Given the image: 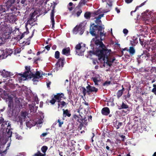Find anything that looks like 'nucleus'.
I'll return each mask as SVG.
<instances>
[{
    "instance_id": "obj_33",
    "label": "nucleus",
    "mask_w": 156,
    "mask_h": 156,
    "mask_svg": "<svg viewBox=\"0 0 156 156\" xmlns=\"http://www.w3.org/2000/svg\"><path fill=\"white\" fill-rule=\"evenodd\" d=\"M101 1L103 2H106L107 4L110 7H111L112 6V1L111 0H101Z\"/></svg>"
},
{
    "instance_id": "obj_31",
    "label": "nucleus",
    "mask_w": 156,
    "mask_h": 156,
    "mask_svg": "<svg viewBox=\"0 0 156 156\" xmlns=\"http://www.w3.org/2000/svg\"><path fill=\"white\" fill-rule=\"evenodd\" d=\"M124 89V88H122V89L119 90L117 93V96L119 98L123 94V91Z\"/></svg>"
},
{
    "instance_id": "obj_27",
    "label": "nucleus",
    "mask_w": 156,
    "mask_h": 156,
    "mask_svg": "<svg viewBox=\"0 0 156 156\" xmlns=\"http://www.w3.org/2000/svg\"><path fill=\"white\" fill-rule=\"evenodd\" d=\"M5 50L0 51V54L1 55V57L3 59L6 58L8 56L7 53L5 52Z\"/></svg>"
},
{
    "instance_id": "obj_43",
    "label": "nucleus",
    "mask_w": 156,
    "mask_h": 156,
    "mask_svg": "<svg viewBox=\"0 0 156 156\" xmlns=\"http://www.w3.org/2000/svg\"><path fill=\"white\" fill-rule=\"evenodd\" d=\"M138 38L135 37H133L132 39L134 41L133 42H135V43L136 44L138 42Z\"/></svg>"
},
{
    "instance_id": "obj_30",
    "label": "nucleus",
    "mask_w": 156,
    "mask_h": 156,
    "mask_svg": "<svg viewBox=\"0 0 156 156\" xmlns=\"http://www.w3.org/2000/svg\"><path fill=\"white\" fill-rule=\"evenodd\" d=\"M4 52L6 53L8 56L12 54L13 53V51L10 48H7L5 49V51Z\"/></svg>"
},
{
    "instance_id": "obj_1",
    "label": "nucleus",
    "mask_w": 156,
    "mask_h": 156,
    "mask_svg": "<svg viewBox=\"0 0 156 156\" xmlns=\"http://www.w3.org/2000/svg\"><path fill=\"white\" fill-rule=\"evenodd\" d=\"M100 31V40H99V37L96 36L95 38L92 39L91 41L90 45L93 46L94 44L97 46L95 49L94 50V53L98 57V59L101 62H104L103 65L110 66L112 63L115 60V58H112L110 55L111 51L110 49H107L105 46L102 42L103 40L102 37L105 36V33L104 31Z\"/></svg>"
},
{
    "instance_id": "obj_25",
    "label": "nucleus",
    "mask_w": 156,
    "mask_h": 156,
    "mask_svg": "<svg viewBox=\"0 0 156 156\" xmlns=\"http://www.w3.org/2000/svg\"><path fill=\"white\" fill-rule=\"evenodd\" d=\"M29 108L31 112H35L37 109V107L35 106L34 104H33L32 105H29Z\"/></svg>"
},
{
    "instance_id": "obj_21",
    "label": "nucleus",
    "mask_w": 156,
    "mask_h": 156,
    "mask_svg": "<svg viewBox=\"0 0 156 156\" xmlns=\"http://www.w3.org/2000/svg\"><path fill=\"white\" fill-rule=\"evenodd\" d=\"M9 19L10 23H13L16 20V16L15 15H12L9 16Z\"/></svg>"
},
{
    "instance_id": "obj_8",
    "label": "nucleus",
    "mask_w": 156,
    "mask_h": 156,
    "mask_svg": "<svg viewBox=\"0 0 156 156\" xmlns=\"http://www.w3.org/2000/svg\"><path fill=\"white\" fill-rule=\"evenodd\" d=\"M86 89L83 87L81 88L82 93L84 96L86 95L87 93H88L89 94L90 93L92 92H97L98 91V89L95 87L91 86L89 84H88V86L86 87Z\"/></svg>"
},
{
    "instance_id": "obj_24",
    "label": "nucleus",
    "mask_w": 156,
    "mask_h": 156,
    "mask_svg": "<svg viewBox=\"0 0 156 156\" xmlns=\"http://www.w3.org/2000/svg\"><path fill=\"white\" fill-rule=\"evenodd\" d=\"M98 77H93L92 78L91 80H93L94 83L95 85H98V82L100 80V78L99 75L98 76Z\"/></svg>"
},
{
    "instance_id": "obj_28",
    "label": "nucleus",
    "mask_w": 156,
    "mask_h": 156,
    "mask_svg": "<svg viewBox=\"0 0 156 156\" xmlns=\"http://www.w3.org/2000/svg\"><path fill=\"white\" fill-rule=\"evenodd\" d=\"M88 1V0H81L79 4V6L80 7L83 6L85 5Z\"/></svg>"
},
{
    "instance_id": "obj_61",
    "label": "nucleus",
    "mask_w": 156,
    "mask_h": 156,
    "mask_svg": "<svg viewBox=\"0 0 156 156\" xmlns=\"http://www.w3.org/2000/svg\"><path fill=\"white\" fill-rule=\"evenodd\" d=\"M5 107H3V108L2 109H0V112H2L4 111L5 110Z\"/></svg>"
},
{
    "instance_id": "obj_54",
    "label": "nucleus",
    "mask_w": 156,
    "mask_h": 156,
    "mask_svg": "<svg viewBox=\"0 0 156 156\" xmlns=\"http://www.w3.org/2000/svg\"><path fill=\"white\" fill-rule=\"evenodd\" d=\"M45 48L48 51L49 50L50 48V47L48 45L46 46Z\"/></svg>"
},
{
    "instance_id": "obj_4",
    "label": "nucleus",
    "mask_w": 156,
    "mask_h": 156,
    "mask_svg": "<svg viewBox=\"0 0 156 156\" xmlns=\"http://www.w3.org/2000/svg\"><path fill=\"white\" fill-rule=\"evenodd\" d=\"M15 0L8 1L4 5L0 6V12L1 13L8 12L9 13H12L16 8L13 6V4L14 3Z\"/></svg>"
},
{
    "instance_id": "obj_18",
    "label": "nucleus",
    "mask_w": 156,
    "mask_h": 156,
    "mask_svg": "<svg viewBox=\"0 0 156 156\" xmlns=\"http://www.w3.org/2000/svg\"><path fill=\"white\" fill-rule=\"evenodd\" d=\"M104 14H101L95 17L96 20H95V23L98 24H101V22L100 20L101 18L104 16Z\"/></svg>"
},
{
    "instance_id": "obj_16",
    "label": "nucleus",
    "mask_w": 156,
    "mask_h": 156,
    "mask_svg": "<svg viewBox=\"0 0 156 156\" xmlns=\"http://www.w3.org/2000/svg\"><path fill=\"white\" fill-rule=\"evenodd\" d=\"M54 98L56 99V101L58 102H60L63 99H64V95L63 94H58L56 95H55Z\"/></svg>"
},
{
    "instance_id": "obj_63",
    "label": "nucleus",
    "mask_w": 156,
    "mask_h": 156,
    "mask_svg": "<svg viewBox=\"0 0 156 156\" xmlns=\"http://www.w3.org/2000/svg\"><path fill=\"white\" fill-rule=\"evenodd\" d=\"M73 4V3L72 2H70L69 3V5H68V6H72Z\"/></svg>"
},
{
    "instance_id": "obj_9",
    "label": "nucleus",
    "mask_w": 156,
    "mask_h": 156,
    "mask_svg": "<svg viewBox=\"0 0 156 156\" xmlns=\"http://www.w3.org/2000/svg\"><path fill=\"white\" fill-rule=\"evenodd\" d=\"M104 29V25L98 26L94 25L93 26H91L90 27V33L93 36H96V31H102Z\"/></svg>"
},
{
    "instance_id": "obj_38",
    "label": "nucleus",
    "mask_w": 156,
    "mask_h": 156,
    "mask_svg": "<svg viewBox=\"0 0 156 156\" xmlns=\"http://www.w3.org/2000/svg\"><path fill=\"white\" fill-rule=\"evenodd\" d=\"M31 122H30L28 121L26 122V125L28 128H29L30 129L32 126L31 124Z\"/></svg>"
},
{
    "instance_id": "obj_7",
    "label": "nucleus",
    "mask_w": 156,
    "mask_h": 156,
    "mask_svg": "<svg viewBox=\"0 0 156 156\" xmlns=\"http://www.w3.org/2000/svg\"><path fill=\"white\" fill-rule=\"evenodd\" d=\"M85 26V24L84 23H81L79 25L76 26L73 30V34L82 35L84 32Z\"/></svg>"
},
{
    "instance_id": "obj_19",
    "label": "nucleus",
    "mask_w": 156,
    "mask_h": 156,
    "mask_svg": "<svg viewBox=\"0 0 156 156\" xmlns=\"http://www.w3.org/2000/svg\"><path fill=\"white\" fill-rule=\"evenodd\" d=\"M70 48H67L63 49L62 54L66 56H68L70 54Z\"/></svg>"
},
{
    "instance_id": "obj_39",
    "label": "nucleus",
    "mask_w": 156,
    "mask_h": 156,
    "mask_svg": "<svg viewBox=\"0 0 156 156\" xmlns=\"http://www.w3.org/2000/svg\"><path fill=\"white\" fill-rule=\"evenodd\" d=\"M26 28L27 29V31L26 32H24V33L22 34L21 36L20 37V39H22L24 37V35L25 33H26L27 34L29 33V32L28 31V28H27L26 27Z\"/></svg>"
},
{
    "instance_id": "obj_5",
    "label": "nucleus",
    "mask_w": 156,
    "mask_h": 156,
    "mask_svg": "<svg viewBox=\"0 0 156 156\" xmlns=\"http://www.w3.org/2000/svg\"><path fill=\"white\" fill-rule=\"evenodd\" d=\"M27 115V112L23 111L21 112L19 115L16 116L14 115L13 111L12 113V118L13 121L17 122L18 124L20 123L21 126L23 125V122L26 119Z\"/></svg>"
},
{
    "instance_id": "obj_10",
    "label": "nucleus",
    "mask_w": 156,
    "mask_h": 156,
    "mask_svg": "<svg viewBox=\"0 0 156 156\" xmlns=\"http://www.w3.org/2000/svg\"><path fill=\"white\" fill-rule=\"evenodd\" d=\"M75 48L76 54L80 56L83 55V52L86 49L85 46H81L80 44H78L76 45Z\"/></svg>"
},
{
    "instance_id": "obj_53",
    "label": "nucleus",
    "mask_w": 156,
    "mask_h": 156,
    "mask_svg": "<svg viewBox=\"0 0 156 156\" xmlns=\"http://www.w3.org/2000/svg\"><path fill=\"white\" fill-rule=\"evenodd\" d=\"M125 2L127 3H129L132 2L133 0H125Z\"/></svg>"
},
{
    "instance_id": "obj_23",
    "label": "nucleus",
    "mask_w": 156,
    "mask_h": 156,
    "mask_svg": "<svg viewBox=\"0 0 156 156\" xmlns=\"http://www.w3.org/2000/svg\"><path fill=\"white\" fill-rule=\"evenodd\" d=\"M110 9H99L95 13L96 15H98V14L100 13H103L102 14H104V13H107L110 11Z\"/></svg>"
},
{
    "instance_id": "obj_35",
    "label": "nucleus",
    "mask_w": 156,
    "mask_h": 156,
    "mask_svg": "<svg viewBox=\"0 0 156 156\" xmlns=\"http://www.w3.org/2000/svg\"><path fill=\"white\" fill-rule=\"evenodd\" d=\"M47 149L48 147L47 146H43L41 148V150L43 153H45L46 152Z\"/></svg>"
},
{
    "instance_id": "obj_45",
    "label": "nucleus",
    "mask_w": 156,
    "mask_h": 156,
    "mask_svg": "<svg viewBox=\"0 0 156 156\" xmlns=\"http://www.w3.org/2000/svg\"><path fill=\"white\" fill-rule=\"evenodd\" d=\"M122 123L121 122H119L116 128L118 129L122 125Z\"/></svg>"
},
{
    "instance_id": "obj_55",
    "label": "nucleus",
    "mask_w": 156,
    "mask_h": 156,
    "mask_svg": "<svg viewBox=\"0 0 156 156\" xmlns=\"http://www.w3.org/2000/svg\"><path fill=\"white\" fill-rule=\"evenodd\" d=\"M38 98L37 97V96H36L35 98V100L37 103V102L38 101Z\"/></svg>"
},
{
    "instance_id": "obj_59",
    "label": "nucleus",
    "mask_w": 156,
    "mask_h": 156,
    "mask_svg": "<svg viewBox=\"0 0 156 156\" xmlns=\"http://www.w3.org/2000/svg\"><path fill=\"white\" fill-rule=\"evenodd\" d=\"M51 84V82H49L48 83H47V87L48 88H49V87H50V85Z\"/></svg>"
},
{
    "instance_id": "obj_26",
    "label": "nucleus",
    "mask_w": 156,
    "mask_h": 156,
    "mask_svg": "<svg viewBox=\"0 0 156 156\" xmlns=\"http://www.w3.org/2000/svg\"><path fill=\"white\" fill-rule=\"evenodd\" d=\"M128 108V106L124 102H122L121 105L120 106H119L118 108L119 109H126Z\"/></svg>"
},
{
    "instance_id": "obj_2",
    "label": "nucleus",
    "mask_w": 156,
    "mask_h": 156,
    "mask_svg": "<svg viewBox=\"0 0 156 156\" xmlns=\"http://www.w3.org/2000/svg\"><path fill=\"white\" fill-rule=\"evenodd\" d=\"M26 71L23 74H19L18 77V80L20 82L22 81L26 80L27 78H33L32 80L34 84H36L39 81V79L42 77V75H45V73H43L41 71H37L35 73H33L30 71V68L27 66L25 67Z\"/></svg>"
},
{
    "instance_id": "obj_44",
    "label": "nucleus",
    "mask_w": 156,
    "mask_h": 156,
    "mask_svg": "<svg viewBox=\"0 0 156 156\" xmlns=\"http://www.w3.org/2000/svg\"><path fill=\"white\" fill-rule=\"evenodd\" d=\"M27 0H21V3L23 4H25L27 5Z\"/></svg>"
},
{
    "instance_id": "obj_12",
    "label": "nucleus",
    "mask_w": 156,
    "mask_h": 156,
    "mask_svg": "<svg viewBox=\"0 0 156 156\" xmlns=\"http://www.w3.org/2000/svg\"><path fill=\"white\" fill-rule=\"evenodd\" d=\"M0 75L5 78L8 77L12 75V74L10 72L6 71L5 69L0 71Z\"/></svg>"
},
{
    "instance_id": "obj_37",
    "label": "nucleus",
    "mask_w": 156,
    "mask_h": 156,
    "mask_svg": "<svg viewBox=\"0 0 156 156\" xmlns=\"http://www.w3.org/2000/svg\"><path fill=\"white\" fill-rule=\"evenodd\" d=\"M59 52L58 51H57L55 52V56L56 59H58L59 58Z\"/></svg>"
},
{
    "instance_id": "obj_46",
    "label": "nucleus",
    "mask_w": 156,
    "mask_h": 156,
    "mask_svg": "<svg viewBox=\"0 0 156 156\" xmlns=\"http://www.w3.org/2000/svg\"><path fill=\"white\" fill-rule=\"evenodd\" d=\"M123 33L126 35L128 34V31L127 29H123Z\"/></svg>"
},
{
    "instance_id": "obj_6",
    "label": "nucleus",
    "mask_w": 156,
    "mask_h": 156,
    "mask_svg": "<svg viewBox=\"0 0 156 156\" xmlns=\"http://www.w3.org/2000/svg\"><path fill=\"white\" fill-rule=\"evenodd\" d=\"M4 119L2 118L0 120V124L2 123V127H3L4 128L5 127V126H7V128L6 129V131L7 133L6 135V136L9 137V139L12 136V132L11 130V124L7 121L6 122H3Z\"/></svg>"
},
{
    "instance_id": "obj_22",
    "label": "nucleus",
    "mask_w": 156,
    "mask_h": 156,
    "mask_svg": "<svg viewBox=\"0 0 156 156\" xmlns=\"http://www.w3.org/2000/svg\"><path fill=\"white\" fill-rule=\"evenodd\" d=\"M62 110L63 111V116L64 117H66L67 116L69 117L71 116V114L68 109L65 110L64 109H63Z\"/></svg>"
},
{
    "instance_id": "obj_62",
    "label": "nucleus",
    "mask_w": 156,
    "mask_h": 156,
    "mask_svg": "<svg viewBox=\"0 0 156 156\" xmlns=\"http://www.w3.org/2000/svg\"><path fill=\"white\" fill-rule=\"evenodd\" d=\"M97 62V61L94 60L93 62V63L94 65H96Z\"/></svg>"
},
{
    "instance_id": "obj_29",
    "label": "nucleus",
    "mask_w": 156,
    "mask_h": 156,
    "mask_svg": "<svg viewBox=\"0 0 156 156\" xmlns=\"http://www.w3.org/2000/svg\"><path fill=\"white\" fill-rule=\"evenodd\" d=\"M58 108H62L66 105V103L64 101H60L58 102Z\"/></svg>"
},
{
    "instance_id": "obj_34",
    "label": "nucleus",
    "mask_w": 156,
    "mask_h": 156,
    "mask_svg": "<svg viewBox=\"0 0 156 156\" xmlns=\"http://www.w3.org/2000/svg\"><path fill=\"white\" fill-rule=\"evenodd\" d=\"M129 51L130 54L133 55L135 52V50L133 47H130L129 50Z\"/></svg>"
},
{
    "instance_id": "obj_57",
    "label": "nucleus",
    "mask_w": 156,
    "mask_h": 156,
    "mask_svg": "<svg viewBox=\"0 0 156 156\" xmlns=\"http://www.w3.org/2000/svg\"><path fill=\"white\" fill-rule=\"evenodd\" d=\"M83 104L87 105V106L88 107V103L87 102H86L85 101L84 102H83Z\"/></svg>"
},
{
    "instance_id": "obj_50",
    "label": "nucleus",
    "mask_w": 156,
    "mask_h": 156,
    "mask_svg": "<svg viewBox=\"0 0 156 156\" xmlns=\"http://www.w3.org/2000/svg\"><path fill=\"white\" fill-rule=\"evenodd\" d=\"M56 101V100L53 99L50 101V103L52 104H54L55 103Z\"/></svg>"
},
{
    "instance_id": "obj_36",
    "label": "nucleus",
    "mask_w": 156,
    "mask_h": 156,
    "mask_svg": "<svg viewBox=\"0 0 156 156\" xmlns=\"http://www.w3.org/2000/svg\"><path fill=\"white\" fill-rule=\"evenodd\" d=\"M58 122V126L59 127H61L62 126V125L63 124L64 122L63 121H62L61 120L58 119L57 120Z\"/></svg>"
},
{
    "instance_id": "obj_51",
    "label": "nucleus",
    "mask_w": 156,
    "mask_h": 156,
    "mask_svg": "<svg viewBox=\"0 0 156 156\" xmlns=\"http://www.w3.org/2000/svg\"><path fill=\"white\" fill-rule=\"evenodd\" d=\"M146 2H144L141 3L140 5L139 6H138L136 7V9H137L138 7H140L142 6H143L145 4V3Z\"/></svg>"
},
{
    "instance_id": "obj_41",
    "label": "nucleus",
    "mask_w": 156,
    "mask_h": 156,
    "mask_svg": "<svg viewBox=\"0 0 156 156\" xmlns=\"http://www.w3.org/2000/svg\"><path fill=\"white\" fill-rule=\"evenodd\" d=\"M6 137L8 138V139H7V141L9 140H10V142H9V143L7 144V146L6 147V150H8L9 149V146H10V144H11V138H9V137H8L6 136Z\"/></svg>"
},
{
    "instance_id": "obj_49",
    "label": "nucleus",
    "mask_w": 156,
    "mask_h": 156,
    "mask_svg": "<svg viewBox=\"0 0 156 156\" xmlns=\"http://www.w3.org/2000/svg\"><path fill=\"white\" fill-rule=\"evenodd\" d=\"M133 41H134L133 40V39H132V40H131L130 41V44L132 46H134L136 45V44L135 43V42H133Z\"/></svg>"
},
{
    "instance_id": "obj_15",
    "label": "nucleus",
    "mask_w": 156,
    "mask_h": 156,
    "mask_svg": "<svg viewBox=\"0 0 156 156\" xmlns=\"http://www.w3.org/2000/svg\"><path fill=\"white\" fill-rule=\"evenodd\" d=\"M82 12L81 9L78 8H76L74 10L72 15L78 17L80 16Z\"/></svg>"
},
{
    "instance_id": "obj_14",
    "label": "nucleus",
    "mask_w": 156,
    "mask_h": 156,
    "mask_svg": "<svg viewBox=\"0 0 156 156\" xmlns=\"http://www.w3.org/2000/svg\"><path fill=\"white\" fill-rule=\"evenodd\" d=\"M55 11L54 9H53L51 11L50 13V19L51 20V22L52 23V28L54 29V25L55 24V22L54 20V15Z\"/></svg>"
},
{
    "instance_id": "obj_32",
    "label": "nucleus",
    "mask_w": 156,
    "mask_h": 156,
    "mask_svg": "<svg viewBox=\"0 0 156 156\" xmlns=\"http://www.w3.org/2000/svg\"><path fill=\"white\" fill-rule=\"evenodd\" d=\"M91 13L89 12H86L84 14V17L87 19H89L90 18Z\"/></svg>"
},
{
    "instance_id": "obj_60",
    "label": "nucleus",
    "mask_w": 156,
    "mask_h": 156,
    "mask_svg": "<svg viewBox=\"0 0 156 156\" xmlns=\"http://www.w3.org/2000/svg\"><path fill=\"white\" fill-rule=\"evenodd\" d=\"M37 123H38V124H40L41 123H42V121L41 120H38V121H37Z\"/></svg>"
},
{
    "instance_id": "obj_64",
    "label": "nucleus",
    "mask_w": 156,
    "mask_h": 156,
    "mask_svg": "<svg viewBox=\"0 0 156 156\" xmlns=\"http://www.w3.org/2000/svg\"><path fill=\"white\" fill-rule=\"evenodd\" d=\"M106 149L108 151H110V149L109 147H108V146H106Z\"/></svg>"
},
{
    "instance_id": "obj_13",
    "label": "nucleus",
    "mask_w": 156,
    "mask_h": 156,
    "mask_svg": "<svg viewBox=\"0 0 156 156\" xmlns=\"http://www.w3.org/2000/svg\"><path fill=\"white\" fill-rule=\"evenodd\" d=\"M73 118L76 120L80 123L81 124L86 121L85 119V118H83L80 115H74L73 116Z\"/></svg>"
},
{
    "instance_id": "obj_56",
    "label": "nucleus",
    "mask_w": 156,
    "mask_h": 156,
    "mask_svg": "<svg viewBox=\"0 0 156 156\" xmlns=\"http://www.w3.org/2000/svg\"><path fill=\"white\" fill-rule=\"evenodd\" d=\"M68 8L70 11H72L73 9V7H72L68 6Z\"/></svg>"
},
{
    "instance_id": "obj_58",
    "label": "nucleus",
    "mask_w": 156,
    "mask_h": 156,
    "mask_svg": "<svg viewBox=\"0 0 156 156\" xmlns=\"http://www.w3.org/2000/svg\"><path fill=\"white\" fill-rule=\"evenodd\" d=\"M115 9L117 13H119L120 12V11L119 9H118V8H116Z\"/></svg>"
},
{
    "instance_id": "obj_40",
    "label": "nucleus",
    "mask_w": 156,
    "mask_h": 156,
    "mask_svg": "<svg viewBox=\"0 0 156 156\" xmlns=\"http://www.w3.org/2000/svg\"><path fill=\"white\" fill-rule=\"evenodd\" d=\"M153 86L154 88L152 90V92L156 95V83L155 84H153Z\"/></svg>"
},
{
    "instance_id": "obj_52",
    "label": "nucleus",
    "mask_w": 156,
    "mask_h": 156,
    "mask_svg": "<svg viewBox=\"0 0 156 156\" xmlns=\"http://www.w3.org/2000/svg\"><path fill=\"white\" fill-rule=\"evenodd\" d=\"M2 91H3V90L2 89H0V96L2 98H3L4 99V98H3V97H2V93H1Z\"/></svg>"
},
{
    "instance_id": "obj_17",
    "label": "nucleus",
    "mask_w": 156,
    "mask_h": 156,
    "mask_svg": "<svg viewBox=\"0 0 156 156\" xmlns=\"http://www.w3.org/2000/svg\"><path fill=\"white\" fill-rule=\"evenodd\" d=\"M34 13H31L30 15V18L27 22L30 25L33 26L34 25V24H33V22L35 21L34 18Z\"/></svg>"
},
{
    "instance_id": "obj_47",
    "label": "nucleus",
    "mask_w": 156,
    "mask_h": 156,
    "mask_svg": "<svg viewBox=\"0 0 156 156\" xmlns=\"http://www.w3.org/2000/svg\"><path fill=\"white\" fill-rule=\"evenodd\" d=\"M130 96V95L129 94V92H128L127 95L125 96V100L126 101H127V98H129Z\"/></svg>"
},
{
    "instance_id": "obj_42",
    "label": "nucleus",
    "mask_w": 156,
    "mask_h": 156,
    "mask_svg": "<svg viewBox=\"0 0 156 156\" xmlns=\"http://www.w3.org/2000/svg\"><path fill=\"white\" fill-rule=\"evenodd\" d=\"M44 154L41 153L40 151H38L37 153L35 154L34 156H44Z\"/></svg>"
},
{
    "instance_id": "obj_3",
    "label": "nucleus",
    "mask_w": 156,
    "mask_h": 156,
    "mask_svg": "<svg viewBox=\"0 0 156 156\" xmlns=\"http://www.w3.org/2000/svg\"><path fill=\"white\" fill-rule=\"evenodd\" d=\"M6 101H8V111H10L11 110L16 108L20 107L22 101V99L16 97H13V96H7Z\"/></svg>"
},
{
    "instance_id": "obj_48",
    "label": "nucleus",
    "mask_w": 156,
    "mask_h": 156,
    "mask_svg": "<svg viewBox=\"0 0 156 156\" xmlns=\"http://www.w3.org/2000/svg\"><path fill=\"white\" fill-rule=\"evenodd\" d=\"M110 81H106L103 84L104 86L108 85L110 84Z\"/></svg>"
},
{
    "instance_id": "obj_11",
    "label": "nucleus",
    "mask_w": 156,
    "mask_h": 156,
    "mask_svg": "<svg viewBox=\"0 0 156 156\" xmlns=\"http://www.w3.org/2000/svg\"><path fill=\"white\" fill-rule=\"evenodd\" d=\"M64 59L60 58H59L55 64V67L54 69L55 71H57L58 70L61 69L64 65Z\"/></svg>"
},
{
    "instance_id": "obj_20",
    "label": "nucleus",
    "mask_w": 156,
    "mask_h": 156,
    "mask_svg": "<svg viewBox=\"0 0 156 156\" xmlns=\"http://www.w3.org/2000/svg\"><path fill=\"white\" fill-rule=\"evenodd\" d=\"M101 113L104 115H108L110 113L109 108L108 107L103 108L101 110Z\"/></svg>"
}]
</instances>
